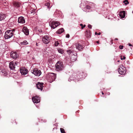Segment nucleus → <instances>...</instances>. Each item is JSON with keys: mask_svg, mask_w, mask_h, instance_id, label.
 <instances>
[{"mask_svg": "<svg viewBox=\"0 0 133 133\" xmlns=\"http://www.w3.org/2000/svg\"><path fill=\"white\" fill-rule=\"evenodd\" d=\"M46 79L50 83L54 81L56 78V75L54 73H49L46 75Z\"/></svg>", "mask_w": 133, "mask_h": 133, "instance_id": "obj_1", "label": "nucleus"}, {"mask_svg": "<svg viewBox=\"0 0 133 133\" xmlns=\"http://www.w3.org/2000/svg\"><path fill=\"white\" fill-rule=\"evenodd\" d=\"M55 66L56 70L58 71L63 70L64 68L63 62L60 61H58L57 63Z\"/></svg>", "mask_w": 133, "mask_h": 133, "instance_id": "obj_2", "label": "nucleus"}, {"mask_svg": "<svg viewBox=\"0 0 133 133\" xmlns=\"http://www.w3.org/2000/svg\"><path fill=\"white\" fill-rule=\"evenodd\" d=\"M13 35L12 30H8L6 31L4 35V38L5 39H8L12 37Z\"/></svg>", "mask_w": 133, "mask_h": 133, "instance_id": "obj_3", "label": "nucleus"}, {"mask_svg": "<svg viewBox=\"0 0 133 133\" xmlns=\"http://www.w3.org/2000/svg\"><path fill=\"white\" fill-rule=\"evenodd\" d=\"M18 63V62L14 61H11L10 63L9 67L11 70L14 71V72H14V71L15 70V67L17 66Z\"/></svg>", "mask_w": 133, "mask_h": 133, "instance_id": "obj_4", "label": "nucleus"}, {"mask_svg": "<svg viewBox=\"0 0 133 133\" xmlns=\"http://www.w3.org/2000/svg\"><path fill=\"white\" fill-rule=\"evenodd\" d=\"M59 23L56 21H52L49 22V25L51 28L54 29L59 25Z\"/></svg>", "mask_w": 133, "mask_h": 133, "instance_id": "obj_5", "label": "nucleus"}, {"mask_svg": "<svg viewBox=\"0 0 133 133\" xmlns=\"http://www.w3.org/2000/svg\"><path fill=\"white\" fill-rule=\"evenodd\" d=\"M31 72L35 75L38 76H39L41 74L40 70L36 68L34 69L33 70H31Z\"/></svg>", "mask_w": 133, "mask_h": 133, "instance_id": "obj_6", "label": "nucleus"}, {"mask_svg": "<svg viewBox=\"0 0 133 133\" xmlns=\"http://www.w3.org/2000/svg\"><path fill=\"white\" fill-rule=\"evenodd\" d=\"M118 71L120 74L124 75L126 72V68L125 67L122 66L121 67L119 68L118 69Z\"/></svg>", "mask_w": 133, "mask_h": 133, "instance_id": "obj_7", "label": "nucleus"}, {"mask_svg": "<svg viewBox=\"0 0 133 133\" xmlns=\"http://www.w3.org/2000/svg\"><path fill=\"white\" fill-rule=\"evenodd\" d=\"M32 99L34 103H37L40 101V98L38 96H35L32 98Z\"/></svg>", "mask_w": 133, "mask_h": 133, "instance_id": "obj_8", "label": "nucleus"}, {"mask_svg": "<svg viewBox=\"0 0 133 133\" xmlns=\"http://www.w3.org/2000/svg\"><path fill=\"white\" fill-rule=\"evenodd\" d=\"M43 84L44 83H43L38 82L36 84V86L38 89H40L41 91H42L43 88Z\"/></svg>", "mask_w": 133, "mask_h": 133, "instance_id": "obj_9", "label": "nucleus"}, {"mask_svg": "<svg viewBox=\"0 0 133 133\" xmlns=\"http://www.w3.org/2000/svg\"><path fill=\"white\" fill-rule=\"evenodd\" d=\"M85 34V36L86 38L85 39L86 40L87 39H89L91 37V32L90 30H86Z\"/></svg>", "mask_w": 133, "mask_h": 133, "instance_id": "obj_10", "label": "nucleus"}, {"mask_svg": "<svg viewBox=\"0 0 133 133\" xmlns=\"http://www.w3.org/2000/svg\"><path fill=\"white\" fill-rule=\"evenodd\" d=\"M43 42L45 44H47L50 42L49 38L47 36H46L43 37L42 38Z\"/></svg>", "mask_w": 133, "mask_h": 133, "instance_id": "obj_11", "label": "nucleus"}, {"mask_svg": "<svg viewBox=\"0 0 133 133\" xmlns=\"http://www.w3.org/2000/svg\"><path fill=\"white\" fill-rule=\"evenodd\" d=\"M20 72L22 75H25L27 73L28 70L25 68H21L20 70Z\"/></svg>", "mask_w": 133, "mask_h": 133, "instance_id": "obj_12", "label": "nucleus"}, {"mask_svg": "<svg viewBox=\"0 0 133 133\" xmlns=\"http://www.w3.org/2000/svg\"><path fill=\"white\" fill-rule=\"evenodd\" d=\"M10 56L11 57L14 59H16L18 57L17 53L12 52H11Z\"/></svg>", "mask_w": 133, "mask_h": 133, "instance_id": "obj_13", "label": "nucleus"}, {"mask_svg": "<svg viewBox=\"0 0 133 133\" xmlns=\"http://www.w3.org/2000/svg\"><path fill=\"white\" fill-rule=\"evenodd\" d=\"M23 31L26 35H28L29 34V30L26 27L24 26L22 29Z\"/></svg>", "mask_w": 133, "mask_h": 133, "instance_id": "obj_14", "label": "nucleus"}, {"mask_svg": "<svg viewBox=\"0 0 133 133\" xmlns=\"http://www.w3.org/2000/svg\"><path fill=\"white\" fill-rule=\"evenodd\" d=\"M76 49L80 51H81L83 49L82 45L79 43L76 44Z\"/></svg>", "mask_w": 133, "mask_h": 133, "instance_id": "obj_15", "label": "nucleus"}, {"mask_svg": "<svg viewBox=\"0 0 133 133\" xmlns=\"http://www.w3.org/2000/svg\"><path fill=\"white\" fill-rule=\"evenodd\" d=\"M25 20L24 18L22 16H21L18 18V22L19 23H25Z\"/></svg>", "mask_w": 133, "mask_h": 133, "instance_id": "obj_16", "label": "nucleus"}, {"mask_svg": "<svg viewBox=\"0 0 133 133\" xmlns=\"http://www.w3.org/2000/svg\"><path fill=\"white\" fill-rule=\"evenodd\" d=\"M77 55V54L76 53H75V54H73V55H72V56H71L70 59L72 62H74L76 60L77 58L76 56Z\"/></svg>", "mask_w": 133, "mask_h": 133, "instance_id": "obj_17", "label": "nucleus"}, {"mask_svg": "<svg viewBox=\"0 0 133 133\" xmlns=\"http://www.w3.org/2000/svg\"><path fill=\"white\" fill-rule=\"evenodd\" d=\"M125 12L124 11L120 12L119 16L121 18H124L125 16Z\"/></svg>", "mask_w": 133, "mask_h": 133, "instance_id": "obj_18", "label": "nucleus"}, {"mask_svg": "<svg viewBox=\"0 0 133 133\" xmlns=\"http://www.w3.org/2000/svg\"><path fill=\"white\" fill-rule=\"evenodd\" d=\"M6 16L5 14L3 13H0V21H2L4 19Z\"/></svg>", "mask_w": 133, "mask_h": 133, "instance_id": "obj_19", "label": "nucleus"}, {"mask_svg": "<svg viewBox=\"0 0 133 133\" xmlns=\"http://www.w3.org/2000/svg\"><path fill=\"white\" fill-rule=\"evenodd\" d=\"M13 4L15 7L18 8L20 6V3L17 2H14L13 3Z\"/></svg>", "mask_w": 133, "mask_h": 133, "instance_id": "obj_20", "label": "nucleus"}, {"mask_svg": "<svg viewBox=\"0 0 133 133\" xmlns=\"http://www.w3.org/2000/svg\"><path fill=\"white\" fill-rule=\"evenodd\" d=\"M2 74L4 76H6L8 74V71L4 69L2 70L1 71Z\"/></svg>", "mask_w": 133, "mask_h": 133, "instance_id": "obj_21", "label": "nucleus"}, {"mask_svg": "<svg viewBox=\"0 0 133 133\" xmlns=\"http://www.w3.org/2000/svg\"><path fill=\"white\" fill-rule=\"evenodd\" d=\"M64 30L63 28H61L58 30L57 32L58 34H60L63 32Z\"/></svg>", "mask_w": 133, "mask_h": 133, "instance_id": "obj_22", "label": "nucleus"}, {"mask_svg": "<svg viewBox=\"0 0 133 133\" xmlns=\"http://www.w3.org/2000/svg\"><path fill=\"white\" fill-rule=\"evenodd\" d=\"M45 5L47 6L48 9L50 8L51 6H50V3L49 2H47L45 4Z\"/></svg>", "mask_w": 133, "mask_h": 133, "instance_id": "obj_23", "label": "nucleus"}, {"mask_svg": "<svg viewBox=\"0 0 133 133\" xmlns=\"http://www.w3.org/2000/svg\"><path fill=\"white\" fill-rule=\"evenodd\" d=\"M28 43L26 40L24 41L23 42H22L21 43V44L23 45H26L28 44Z\"/></svg>", "mask_w": 133, "mask_h": 133, "instance_id": "obj_24", "label": "nucleus"}, {"mask_svg": "<svg viewBox=\"0 0 133 133\" xmlns=\"http://www.w3.org/2000/svg\"><path fill=\"white\" fill-rule=\"evenodd\" d=\"M67 53L69 54L70 55L71 53H73V50H69L67 51Z\"/></svg>", "mask_w": 133, "mask_h": 133, "instance_id": "obj_25", "label": "nucleus"}, {"mask_svg": "<svg viewBox=\"0 0 133 133\" xmlns=\"http://www.w3.org/2000/svg\"><path fill=\"white\" fill-rule=\"evenodd\" d=\"M58 51L61 54H63L64 52L63 50L62 49H58Z\"/></svg>", "mask_w": 133, "mask_h": 133, "instance_id": "obj_26", "label": "nucleus"}, {"mask_svg": "<svg viewBox=\"0 0 133 133\" xmlns=\"http://www.w3.org/2000/svg\"><path fill=\"white\" fill-rule=\"evenodd\" d=\"M60 130L61 132L62 133H66L64 130L63 128H61L60 129Z\"/></svg>", "mask_w": 133, "mask_h": 133, "instance_id": "obj_27", "label": "nucleus"}, {"mask_svg": "<svg viewBox=\"0 0 133 133\" xmlns=\"http://www.w3.org/2000/svg\"><path fill=\"white\" fill-rule=\"evenodd\" d=\"M123 3H124V4L125 5L129 3V2L128 0H124L123 1Z\"/></svg>", "mask_w": 133, "mask_h": 133, "instance_id": "obj_28", "label": "nucleus"}, {"mask_svg": "<svg viewBox=\"0 0 133 133\" xmlns=\"http://www.w3.org/2000/svg\"><path fill=\"white\" fill-rule=\"evenodd\" d=\"M36 11V10L35 9H33V10L31 11V13L34 14L35 13Z\"/></svg>", "mask_w": 133, "mask_h": 133, "instance_id": "obj_29", "label": "nucleus"}, {"mask_svg": "<svg viewBox=\"0 0 133 133\" xmlns=\"http://www.w3.org/2000/svg\"><path fill=\"white\" fill-rule=\"evenodd\" d=\"M59 44V43L57 41H56L55 43V45L56 46H57Z\"/></svg>", "mask_w": 133, "mask_h": 133, "instance_id": "obj_30", "label": "nucleus"}, {"mask_svg": "<svg viewBox=\"0 0 133 133\" xmlns=\"http://www.w3.org/2000/svg\"><path fill=\"white\" fill-rule=\"evenodd\" d=\"M85 8L87 9H90L91 7L90 6L87 5L86 6Z\"/></svg>", "mask_w": 133, "mask_h": 133, "instance_id": "obj_31", "label": "nucleus"}, {"mask_svg": "<svg viewBox=\"0 0 133 133\" xmlns=\"http://www.w3.org/2000/svg\"><path fill=\"white\" fill-rule=\"evenodd\" d=\"M101 34V33L100 32H99L98 33H97L96 32L95 33V34L96 35H100Z\"/></svg>", "mask_w": 133, "mask_h": 133, "instance_id": "obj_32", "label": "nucleus"}, {"mask_svg": "<svg viewBox=\"0 0 133 133\" xmlns=\"http://www.w3.org/2000/svg\"><path fill=\"white\" fill-rule=\"evenodd\" d=\"M12 123L13 124H17V123L16 122L15 120H14L13 121Z\"/></svg>", "mask_w": 133, "mask_h": 133, "instance_id": "obj_33", "label": "nucleus"}, {"mask_svg": "<svg viewBox=\"0 0 133 133\" xmlns=\"http://www.w3.org/2000/svg\"><path fill=\"white\" fill-rule=\"evenodd\" d=\"M123 47V45H120L119 46V48L120 49H122Z\"/></svg>", "mask_w": 133, "mask_h": 133, "instance_id": "obj_34", "label": "nucleus"}, {"mask_svg": "<svg viewBox=\"0 0 133 133\" xmlns=\"http://www.w3.org/2000/svg\"><path fill=\"white\" fill-rule=\"evenodd\" d=\"M88 27L89 29H91L92 28V26L91 25L89 24L88 25Z\"/></svg>", "mask_w": 133, "mask_h": 133, "instance_id": "obj_35", "label": "nucleus"}, {"mask_svg": "<svg viewBox=\"0 0 133 133\" xmlns=\"http://www.w3.org/2000/svg\"><path fill=\"white\" fill-rule=\"evenodd\" d=\"M66 37L67 38H69L70 37V35L69 34H67L66 35Z\"/></svg>", "mask_w": 133, "mask_h": 133, "instance_id": "obj_36", "label": "nucleus"}, {"mask_svg": "<svg viewBox=\"0 0 133 133\" xmlns=\"http://www.w3.org/2000/svg\"><path fill=\"white\" fill-rule=\"evenodd\" d=\"M125 58H126L124 56L123 58H121V60H122L123 59H125Z\"/></svg>", "mask_w": 133, "mask_h": 133, "instance_id": "obj_37", "label": "nucleus"}, {"mask_svg": "<svg viewBox=\"0 0 133 133\" xmlns=\"http://www.w3.org/2000/svg\"><path fill=\"white\" fill-rule=\"evenodd\" d=\"M113 40H111L110 41V43H111V45L113 44Z\"/></svg>", "mask_w": 133, "mask_h": 133, "instance_id": "obj_38", "label": "nucleus"}, {"mask_svg": "<svg viewBox=\"0 0 133 133\" xmlns=\"http://www.w3.org/2000/svg\"><path fill=\"white\" fill-rule=\"evenodd\" d=\"M83 26H82V29H83L85 27V24Z\"/></svg>", "mask_w": 133, "mask_h": 133, "instance_id": "obj_39", "label": "nucleus"}, {"mask_svg": "<svg viewBox=\"0 0 133 133\" xmlns=\"http://www.w3.org/2000/svg\"><path fill=\"white\" fill-rule=\"evenodd\" d=\"M80 25L81 26V28L82 29V26H83V24H80Z\"/></svg>", "mask_w": 133, "mask_h": 133, "instance_id": "obj_40", "label": "nucleus"}, {"mask_svg": "<svg viewBox=\"0 0 133 133\" xmlns=\"http://www.w3.org/2000/svg\"><path fill=\"white\" fill-rule=\"evenodd\" d=\"M128 45H129L130 46H132V45L130 43H129Z\"/></svg>", "mask_w": 133, "mask_h": 133, "instance_id": "obj_41", "label": "nucleus"}, {"mask_svg": "<svg viewBox=\"0 0 133 133\" xmlns=\"http://www.w3.org/2000/svg\"><path fill=\"white\" fill-rule=\"evenodd\" d=\"M99 41H96V43L98 44H99Z\"/></svg>", "mask_w": 133, "mask_h": 133, "instance_id": "obj_42", "label": "nucleus"}, {"mask_svg": "<svg viewBox=\"0 0 133 133\" xmlns=\"http://www.w3.org/2000/svg\"><path fill=\"white\" fill-rule=\"evenodd\" d=\"M2 31L0 29V34H1L2 33Z\"/></svg>", "mask_w": 133, "mask_h": 133, "instance_id": "obj_43", "label": "nucleus"}, {"mask_svg": "<svg viewBox=\"0 0 133 133\" xmlns=\"http://www.w3.org/2000/svg\"><path fill=\"white\" fill-rule=\"evenodd\" d=\"M12 30V31H13V32H14V31H15V30L14 29H12V30Z\"/></svg>", "mask_w": 133, "mask_h": 133, "instance_id": "obj_44", "label": "nucleus"}, {"mask_svg": "<svg viewBox=\"0 0 133 133\" xmlns=\"http://www.w3.org/2000/svg\"><path fill=\"white\" fill-rule=\"evenodd\" d=\"M115 40H118V39L117 38H116L115 39Z\"/></svg>", "mask_w": 133, "mask_h": 133, "instance_id": "obj_45", "label": "nucleus"}, {"mask_svg": "<svg viewBox=\"0 0 133 133\" xmlns=\"http://www.w3.org/2000/svg\"><path fill=\"white\" fill-rule=\"evenodd\" d=\"M102 95H103L104 94V93H103V92L102 91Z\"/></svg>", "mask_w": 133, "mask_h": 133, "instance_id": "obj_46", "label": "nucleus"}, {"mask_svg": "<svg viewBox=\"0 0 133 133\" xmlns=\"http://www.w3.org/2000/svg\"><path fill=\"white\" fill-rule=\"evenodd\" d=\"M79 79V78H77V79Z\"/></svg>", "mask_w": 133, "mask_h": 133, "instance_id": "obj_47", "label": "nucleus"}, {"mask_svg": "<svg viewBox=\"0 0 133 133\" xmlns=\"http://www.w3.org/2000/svg\"><path fill=\"white\" fill-rule=\"evenodd\" d=\"M118 61V62H119V61H118H118Z\"/></svg>", "mask_w": 133, "mask_h": 133, "instance_id": "obj_48", "label": "nucleus"}, {"mask_svg": "<svg viewBox=\"0 0 133 133\" xmlns=\"http://www.w3.org/2000/svg\"><path fill=\"white\" fill-rule=\"evenodd\" d=\"M83 72H82V75L83 74Z\"/></svg>", "mask_w": 133, "mask_h": 133, "instance_id": "obj_49", "label": "nucleus"}, {"mask_svg": "<svg viewBox=\"0 0 133 133\" xmlns=\"http://www.w3.org/2000/svg\"><path fill=\"white\" fill-rule=\"evenodd\" d=\"M29 53V52H28V54Z\"/></svg>", "mask_w": 133, "mask_h": 133, "instance_id": "obj_50", "label": "nucleus"}, {"mask_svg": "<svg viewBox=\"0 0 133 133\" xmlns=\"http://www.w3.org/2000/svg\"><path fill=\"white\" fill-rule=\"evenodd\" d=\"M4 3H6L5 2H4Z\"/></svg>", "mask_w": 133, "mask_h": 133, "instance_id": "obj_51", "label": "nucleus"}]
</instances>
